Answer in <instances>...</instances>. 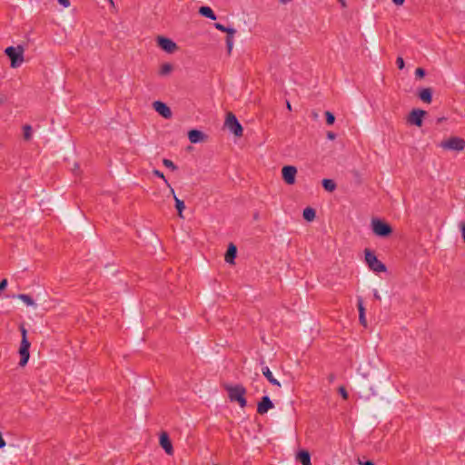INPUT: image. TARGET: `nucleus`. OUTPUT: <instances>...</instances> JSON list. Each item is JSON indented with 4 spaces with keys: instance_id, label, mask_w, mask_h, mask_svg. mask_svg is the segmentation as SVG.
<instances>
[{
    "instance_id": "obj_1",
    "label": "nucleus",
    "mask_w": 465,
    "mask_h": 465,
    "mask_svg": "<svg viewBox=\"0 0 465 465\" xmlns=\"http://www.w3.org/2000/svg\"><path fill=\"white\" fill-rule=\"evenodd\" d=\"M224 388L228 392V397L231 401H237L242 408L247 405V401L244 397L246 389L242 384L225 385Z\"/></svg>"
},
{
    "instance_id": "obj_2",
    "label": "nucleus",
    "mask_w": 465,
    "mask_h": 465,
    "mask_svg": "<svg viewBox=\"0 0 465 465\" xmlns=\"http://www.w3.org/2000/svg\"><path fill=\"white\" fill-rule=\"evenodd\" d=\"M373 233L376 236L386 238L392 233V227L379 218H373L371 223Z\"/></svg>"
},
{
    "instance_id": "obj_3",
    "label": "nucleus",
    "mask_w": 465,
    "mask_h": 465,
    "mask_svg": "<svg viewBox=\"0 0 465 465\" xmlns=\"http://www.w3.org/2000/svg\"><path fill=\"white\" fill-rule=\"evenodd\" d=\"M365 262L370 270L374 272H386L387 268L383 262H381L374 253V252L365 249Z\"/></svg>"
},
{
    "instance_id": "obj_4",
    "label": "nucleus",
    "mask_w": 465,
    "mask_h": 465,
    "mask_svg": "<svg viewBox=\"0 0 465 465\" xmlns=\"http://www.w3.org/2000/svg\"><path fill=\"white\" fill-rule=\"evenodd\" d=\"M5 54L11 60V67L16 68L24 62V48L21 45L16 47L9 46L5 50Z\"/></svg>"
},
{
    "instance_id": "obj_5",
    "label": "nucleus",
    "mask_w": 465,
    "mask_h": 465,
    "mask_svg": "<svg viewBox=\"0 0 465 465\" xmlns=\"http://www.w3.org/2000/svg\"><path fill=\"white\" fill-rule=\"evenodd\" d=\"M439 145L444 150L460 152L465 148V140L452 136L447 140L441 141Z\"/></svg>"
},
{
    "instance_id": "obj_6",
    "label": "nucleus",
    "mask_w": 465,
    "mask_h": 465,
    "mask_svg": "<svg viewBox=\"0 0 465 465\" xmlns=\"http://www.w3.org/2000/svg\"><path fill=\"white\" fill-rule=\"evenodd\" d=\"M224 125L235 135L242 136V126L239 123L236 116L232 113L228 112L226 114V119Z\"/></svg>"
},
{
    "instance_id": "obj_7",
    "label": "nucleus",
    "mask_w": 465,
    "mask_h": 465,
    "mask_svg": "<svg viewBox=\"0 0 465 465\" xmlns=\"http://www.w3.org/2000/svg\"><path fill=\"white\" fill-rule=\"evenodd\" d=\"M426 111L422 109H413L407 117L408 124L421 127L423 124V117L426 114Z\"/></svg>"
},
{
    "instance_id": "obj_8",
    "label": "nucleus",
    "mask_w": 465,
    "mask_h": 465,
    "mask_svg": "<svg viewBox=\"0 0 465 465\" xmlns=\"http://www.w3.org/2000/svg\"><path fill=\"white\" fill-rule=\"evenodd\" d=\"M29 348H30V342L27 339H22L20 348H19V354H20V361L19 365L24 367L28 362L30 353H29Z\"/></svg>"
},
{
    "instance_id": "obj_9",
    "label": "nucleus",
    "mask_w": 465,
    "mask_h": 465,
    "mask_svg": "<svg viewBox=\"0 0 465 465\" xmlns=\"http://www.w3.org/2000/svg\"><path fill=\"white\" fill-rule=\"evenodd\" d=\"M296 173L297 169L292 165H285L282 169V179L287 184L290 185L295 183Z\"/></svg>"
},
{
    "instance_id": "obj_10",
    "label": "nucleus",
    "mask_w": 465,
    "mask_h": 465,
    "mask_svg": "<svg viewBox=\"0 0 465 465\" xmlns=\"http://www.w3.org/2000/svg\"><path fill=\"white\" fill-rule=\"evenodd\" d=\"M157 44L163 51L169 54H172L178 49L177 45L167 37L158 36Z\"/></svg>"
},
{
    "instance_id": "obj_11",
    "label": "nucleus",
    "mask_w": 465,
    "mask_h": 465,
    "mask_svg": "<svg viewBox=\"0 0 465 465\" xmlns=\"http://www.w3.org/2000/svg\"><path fill=\"white\" fill-rule=\"evenodd\" d=\"M153 109L163 118L170 119L173 115L172 111L166 104L161 101H155L153 104Z\"/></svg>"
},
{
    "instance_id": "obj_12",
    "label": "nucleus",
    "mask_w": 465,
    "mask_h": 465,
    "mask_svg": "<svg viewBox=\"0 0 465 465\" xmlns=\"http://www.w3.org/2000/svg\"><path fill=\"white\" fill-rule=\"evenodd\" d=\"M273 408V403L269 396H263L258 402L257 412L261 415L265 414L269 410Z\"/></svg>"
},
{
    "instance_id": "obj_13",
    "label": "nucleus",
    "mask_w": 465,
    "mask_h": 465,
    "mask_svg": "<svg viewBox=\"0 0 465 465\" xmlns=\"http://www.w3.org/2000/svg\"><path fill=\"white\" fill-rule=\"evenodd\" d=\"M159 440H160V445L165 450V452L168 455H173V444L170 440L168 434L166 432H162Z\"/></svg>"
},
{
    "instance_id": "obj_14",
    "label": "nucleus",
    "mask_w": 465,
    "mask_h": 465,
    "mask_svg": "<svg viewBox=\"0 0 465 465\" xmlns=\"http://www.w3.org/2000/svg\"><path fill=\"white\" fill-rule=\"evenodd\" d=\"M206 137V134L196 129H193L188 132V138L192 143L203 142Z\"/></svg>"
},
{
    "instance_id": "obj_15",
    "label": "nucleus",
    "mask_w": 465,
    "mask_h": 465,
    "mask_svg": "<svg viewBox=\"0 0 465 465\" xmlns=\"http://www.w3.org/2000/svg\"><path fill=\"white\" fill-rule=\"evenodd\" d=\"M224 33L227 34L225 42H226V47H227V53L228 54H231L232 47H233V36L236 33V30L232 27H226V30Z\"/></svg>"
},
{
    "instance_id": "obj_16",
    "label": "nucleus",
    "mask_w": 465,
    "mask_h": 465,
    "mask_svg": "<svg viewBox=\"0 0 465 465\" xmlns=\"http://www.w3.org/2000/svg\"><path fill=\"white\" fill-rule=\"evenodd\" d=\"M236 254H237V248H236V246L233 243H230L228 248H227L225 256H224L225 262L227 263L233 264L234 263V260L236 258Z\"/></svg>"
},
{
    "instance_id": "obj_17",
    "label": "nucleus",
    "mask_w": 465,
    "mask_h": 465,
    "mask_svg": "<svg viewBox=\"0 0 465 465\" xmlns=\"http://www.w3.org/2000/svg\"><path fill=\"white\" fill-rule=\"evenodd\" d=\"M357 305H358V311H359V321H360V323L363 326V327H367V320H366V317H365V308L363 306V300L361 297H358L357 299Z\"/></svg>"
},
{
    "instance_id": "obj_18",
    "label": "nucleus",
    "mask_w": 465,
    "mask_h": 465,
    "mask_svg": "<svg viewBox=\"0 0 465 465\" xmlns=\"http://www.w3.org/2000/svg\"><path fill=\"white\" fill-rule=\"evenodd\" d=\"M419 98L426 104H430L432 101V90L430 87L422 88L418 93Z\"/></svg>"
},
{
    "instance_id": "obj_19",
    "label": "nucleus",
    "mask_w": 465,
    "mask_h": 465,
    "mask_svg": "<svg viewBox=\"0 0 465 465\" xmlns=\"http://www.w3.org/2000/svg\"><path fill=\"white\" fill-rule=\"evenodd\" d=\"M170 191H171L172 194L173 195V199L175 201V208H176V210L178 212V215H179V217L183 218V210L185 208L184 202L183 200H180L176 196V194L174 193V190L173 188H171Z\"/></svg>"
},
{
    "instance_id": "obj_20",
    "label": "nucleus",
    "mask_w": 465,
    "mask_h": 465,
    "mask_svg": "<svg viewBox=\"0 0 465 465\" xmlns=\"http://www.w3.org/2000/svg\"><path fill=\"white\" fill-rule=\"evenodd\" d=\"M262 371L270 383L281 387V383L272 376V373L268 366L262 367Z\"/></svg>"
},
{
    "instance_id": "obj_21",
    "label": "nucleus",
    "mask_w": 465,
    "mask_h": 465,
    "mask_svg": "<svg viewBox=\"0 0 465 465\" xmlns=\"http://www.w3.org/2000/svg\"><path fill=\"white\" fill-rule=\"evenodd\" d=\"M297 460L302 464V465H312L311 462V455L309 451L307 450H301L297 454Z\"/></svg>"
},
{
    "instance_id": "obj_22",
    "label": "nucleus",
    "mask_w": 465,
    "mask_h": 465,
    "mask_svg": "<svg viewBox=\"0 0 465 465\" xmlns=\"http://www.w3.org/2000/svg\"><path fill=\"white\" fill-rule=\"evenodd\" d=\"M199 14L204 17L210 18L211 20H216V15L213 9L209 6H201Z\"/></svg>"
},
{
    "instance_id": "obj_23",
    "label": "nucleus",
    "mask_w": 465,
    "mask_h": 465,
    "mask_svg": "<svg viewBox=\"0 0 465 465\" xmlns=\"http://www.w3.org/2000/svg\"><path fill=\"white\" fill-rule=\"evenodd\" d=\"M302 215H303L304 220H306L308 222H312L314 220V218L316 216V212L313 208L307 207L303 210Z\"/></svg>"
},
{
    "instance_id": "obj_24",
    "label": "nucleus",
    "mask_w": 465,
    "mask_h": 465,
    "mask_svg": "<svg viewBox=\"0 0 465 465\" xmlns=\"http://www.w3.org/2000/svg\"><path fill=\"white\" fill-rule=\"evenodd\" d=\"M322 183L323 188L328 192H333L336 189V183L331 179H323Z\"/></svg>"
},
{
    "instance_id": "obj_25",
    "label": "nucleus",
    "mask_w": 465,
    "mask_h": 465,
    "mask_svg": "<svg viewBox=\"0 0 465 465\" xmlns=\"http://www.w3.org/2000/svg\"><path fill=\"white\" fill-rule=\"evenodd\" d=\"M173 71V65L169 63L163 64L159 70V74L162 76L169 74Z\"/></svg>"
},
{
    "instance_id": "obj_26",
    "label": "nucleus",
    "mask_w": 465,
    "mask_h": 465,
    "mask_svg": "<svg viewBox=\"0 0 465 465\" xmlns=\"http://www.w3.org/2000/svg\"><path fill=\"white\" fill-rule=\"evenodd\" d=\"M17 298L23 301L28 306H35V301L28 294L21 293L17 295Z\"/></svg>"
},
{
    "instance_id": "obj_27",
    "label": "nucleus",
    "mask_w": 465,
    "mask_h": 465,
    "mask_svg": "<svg viewBox=\"0 0 465 465\" xmlns=\"http://www.w3.org/2000/svg\"><path fill=\"white\" fill-rule=\"evenodd\" d=\"M32 133H33V130H32V126L29 125V124H25L23 126V135H24V139L25 141H29L31 140L32 138Z\"/></svg>"
},
{
    "instance_id": "obj_28",
    "label": "nucleus",
    "mask_w": 465,
    "mask_h": 465,
    "mask_svg": "<svg viewBox=\"0 0 465 465\" xmlns=\"http://www.w3.org/2000/svg\"><path fill=\"white\" fill-rule=\"evenodd\" d=\"M325 117H326V124L328 125H331L335 122V116L332 113L326 111L325 112Z\"/></svg>"
},
{
    "instance_id": "obj_29",
    "label": "nucleus",
    "mask_w": 465,
    "mask_h": 465,
    "mask_svg": "<svg viewBox=\"0 0 465 465\" xmlns=\"http://www.w3.org/2000/svg\"><path fill=\"white\" fill-rule=\"evenodd\" d=\"M163 163L165 167L171 169L172 171H175L177 170V166L173 163V161H171L170 159H166L164 158L163 160Z\"/></svg>"
},
{
    "instance_id": "obj_30",
    "label": "nucleus",
    "mask_w": 465,
    "mask_h": 465,
    "mask_svg": "<svg viewBox=\"0 0 465 465\" xmlns=\"http://www.w3.org/2000/svg\"><path fill=\"white\" fill-rule=\"evenodd\" d=\"M153 173L155 176H157V177H159V178L163 179V180L164 181L165 184H166L170 189L172 188V187H171V185H170V183H168V181L166 180V178H165L164 174H163L161 171L154 169V170L153 171Z\"/></svg>"
},
{
    "instance_id": "obj_31",
    "label": "nucleus",
    "mask_w": 465,
    "mask_h": 465,
    "mask_svg": "<svg viewBox=\"0 0 465 465\" xmlns=\"http://www.w3.org/2000/svg\"><path fill=\"white\" fill-rule=\"evenodd\" d=\"M426 74V72L423 68L421 67H418L416 70H415V75L417 78H423Z\"/></svg>"
},
{
    "instance_id": "obj_32",
    "label": "nucleus",
    "mask_w": 465,
    "mask_h": 465,
    "mask_svg": "<svg viewBox=\"0 0 465 465\" xmlns=\"http://www.w3.org/2000/svg\"><path fill=\"white\" fill-rule=\"evenodd\" d=\"M339 392H340V394L341 395V397H342L344 400H347V399H348L349 394H348V392H347V391H346V389H345L344 387H342V386H341V387H340V388H339Z\"/></svg>"
},
{
    "instance_id": "obj_33",
    "label": "nucleus",
    "mask_w": 465,
    "mask_h": 465,
    "mask_svg": "<svg viewBox=\"0 0 465 465\" xmlns=\"http://www.w3.org/2000/svg\"><path fill=\"white\" fill-rule=\"evenodd\" d=\"M396 64L399 69H403L404 67V60L402 57L399 56L396 60Z\"/></svg>"
},
{
    "instance_id": "obj_34",
    "label": "nucleus",
    "mask_w": 465,
    "mask_h": 465,
    "mask_svg": "<svg viewBox=\"0 0 465 465\" xmlns=\"http://www.w3.org/2000/svg\"><path fill=\"white\" fill-rule=\"evenodd\" d=\"M214 27H215L217 30L221 31V32H224V31L226 30V27H227V26H225V25H222V24H220V23H215V24H214Z\"/></svg>"
},
{
    "instance_id": "obj_35",
    "label": "nucleus",
    "mask_w": 465,
    "mask_h": 465,
    "mask_svg": "<svg viewBox=\"0 0 465 465\" xmlns=\"http://www.w3.org/2000/svg\"><path fill=\"white\" fill-rule=\"evenodd\" d=\"M460 231H461V236H462V239L465 242V223H460Z\"/></svg>"
},
{
    "instance_id": "obj_36",
    "label": "nucleus",
    "mask_w": 465,
    "mask_h": 465,
    "mask_svg": "<svg viewBox=\"0 0 465 465\" xmlns=\"http://www.w3.org/2000/svg\"><path fill=\"white\" fill-rule=\"evenodd\" d=\"M7 286V280L6 279H3L1 282H0V292L5 290Z\"/></svg>"
},
{
    "instance_id": "obj_37",
    "label": "nucleus",
    "mask_w": 465,
    "mask_h": 465,
    "mask_svg": "<svg viewBox=\"0 0 465 465\" xmlns=\"http://www.w3.org/2000/svg\"><path fill=\"white\" fill-rule=\"evenodd\" d=\"M20 331H21V334H22V339H27V336H26L27 331L23 325L20 327Z\"/></svg>"
},
{
    "instance_id": "obj_38",
    "label": "nucleus",
    "mask_w": 465,
    "mask_h": 465,
    "mask_svg": "<svg viewBox=\"0 0 465 465\" xmlns=\"http://www.w3.org/2000/svg\"><path fill=\"white\" fill-rule=\"evenodd\" d=\"M57 1L64 7H68L70 5V1L69 0H57Z\"/></svg>"
},
{
    "instance_id": "obj_39",
    "label": "nucleus",
    "mask_w": 465,
    "mask_h": 465,
    "mask_svg": "<svg viewBox=\"0 0 465 465\" xmlns=\"http://www.w3.org/2000/svg\"><path fill=\"white\" fill-rule=\"evenodd\" d=\"M327 138L330 140H334L336 138V134L333 132H328L327 133Z\"/></svg>"
},
{
    "instance_id": "obj_40",
    "label": "nucleus",
    "mask_w": 465,
    "mask_h": 465,
    "mask_svg": "<svg viewBox=\"0 0 465 465\" xmlns=\"http://www.w3.org/2000/svg\"><path fill=\"white\" fill-rule=\"evenodd\" d=\"M396 5H403L405 0H391Z\"/></svg>"
},
{
    "instance_id": "obj_41",
    "label": "nucleus",
    "mask_w": 465,
    "mask_h": 465,
    "mask_svg": "<svg viewBox=\"0 0 465 465\" xmlns=\"http://www.w3.org/2000/svg\"><path fill=\"white\" fill-rule=\"evenodd\" d=\"M373 296H374V298H375L376 300H379V301L381 300V296H380V294H379V292H378V291H377V290H374V291H373Z\"/></svg>"
},
{
    "instance_id": "obj_42",
    "label": "nucleus",
    "mask_w": 465,
    "mask_h": 465,
    "mask_svg": "<svg viewBox=\"0 0 465 465\" xmlns=\"http://www.w3.org/2000/svg\"><path fill=\"white\" fill-rule=\"evenodd\" d=\"M338 2L341 4L342 8H346L347 7V4H346L345 0H338Z\"/></svg>"
},
{
    "instance_id": "obj_43",
    "label": "nucleus",
    "mask_w": 465,
    "mask_h": 465,
    "mask_svg": "<svg viewBox=\"0 0 465 465\" xmlns=\"http://www.w3.org/2000/svg\"><path fill=\"white\" fill-rule=\"evenodd\" d=\"M362 465H374V463L371 460H367V461L363 462Z\"/></svg>"
},
{
    "instance_id": "obj_44",
    "label": "nucleus",
    "mask_w": 465,
    "mask_h": 465,
    "mask_svg": "<svg viewBox=\"0 0 465 465\" xmlns=\"http://www.w3.org/2000/svg\"><path fill=\"white\" fill-rule=\"evenodd\" d=\"M287 108H288L289 110H292L291 104H290L289 102H287Z\"/></svg>"
},
{
    "instance_id": "obj_45",
    "label": "nucleus",
    "mask_w": 465,
    "mask_h": 465,
    "mask_svg": "<svg viewBox=\"0 0 465 465\" xmlns=\"http://www.w3.org/2000/svg\"><path fill=\"white\" fill-rule=\"evenodd\" d=\"M111 4H114L113 0H109Z\"/></svg>"
}]
</instances>
